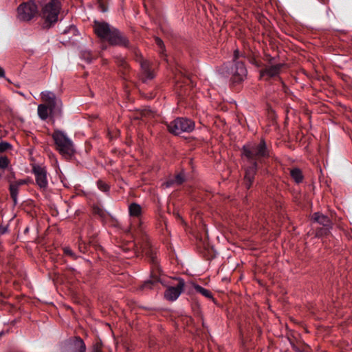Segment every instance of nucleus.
<instances>
[{"instance_id":"19","label":"nucleus","mask_w":352,"mask_h":352,"mask_svg":"<svg viewBox=\"0 0 352 352\" xmlns=\"http://www.w3.org/2000/svg\"><path fill=\"white\" fill-rule=\"evenodd\" d=\"M129 214L132 217H139L142 212L141 206L137 204H131L129 207Z\"/></svg>"},{"instance_id":"11","label":"nucleus","mask_w":352,"mask_h":352,"mask_svg":"<svg viewBox=\"0 0 352 352\" xmlns=\"http://www.w3.org/2000/svg\"><path fill=\"white\" fill-rule=\"evenodd\" d=\"M41 100L50 107L51 111H55L56 107L61 104V101L55 94L50 91H44L41 93Z\"/></svg>"},{"instance_id":"16","label":"nucleus","mask_w":352,"mask_h":352,"mask_svg":"<svg viewBox=\"0 0 352 352\" xmlns=\"http://www.w3.org/2000/svg\"><path fill=\"white\" fill-rule=\"evenodd\" d=\"M54 111H51L50 107H48L46 104H40L37 107L38 116L42 120H47L49 116Z\"/></svg>"},{"instance_id":"32","label":"nucleus","mask_w":352,"mask_h":352,"mask_svg":"<svg viewBox=\"0 0 352 352\" xmlns=\"http://www.w3.org/2000/svg\"><path fill=\"white\" fill-rule=\"evenodd\" d=\"M7 232V228L0 225V235L5 234Z\"/></svg>"},{"instance_id":"33","label":"nucleus","mask_w":352,"mask_h":352,"mask_svg":"<svg viewBox=\"0 0 352 352\" xmlns=\"http://www.w3.org/2000/svg\"><path fill=\"white\" fill-rule=\"evenodd\" d=\"M239 57V50H235L234 52V60H236Z\"/></svg>"},{"instance_id":"15","label":"nucleus","mask_w":352,"mask_h":352,"mask_svg":"<svg viewBox=\"0 0 352 352\" xmlns=\"http://www.w3.org/2000/svg\"><path fill=\"white\" fill-rule=\"evenodd\" d=\"M140 67L143 75V80H151L154 78L155 75L153 72L150 67L149 63L146 60H142L140 61Z\"/></svg>"},{"instance_id":"7","label":"nucleus","mask_w":352,"mask_h":352,"mask_svg":"<svg viewBox=\"0 0 352 352\" xmlns=\"http://www.w3.org/2000/svg\"><path fill=\"white\" fill-rule=\"evenodd\" d=\"M17 11L18 17L20 20L28 21L36 14L38 8L34 1H29L21 4Z\"/></svg>"},{"instance_id":"31","label":"nucleus","mask_w":352,"mask_h":352,"mask_svg":"<svg viewBox=\"0 0 352 352\" xmlns=\"http://www.w3.org/2000/svg\"><path fill=\"white\" fill-rule=\"evenodd\" d=\"M155 43L162 50L164 48L163 41L160 38H155Z\"/></svg>"},{"instance_id":"5","label":"nucleus","mask_w":352,"mask_h":352,"mask_svg":"<svg viewBox=\"0 0 352 352\" xmlns=\"http://www.w3.org/2000/svg\"><path fill=\"white\" fill-rule=\"evenodd\" d=\"M170 133L179 135L182 133H190L195 129V122L188 118H177L170 122L168 125Z\"/></svg>"},{"instance_id":"6","label":"nucleus","mask_w":352,"mask_h":352,"mask_svg":"<svg viewBox=\"0 0 352 352\" xmlns=\"http://www.w3.org/2000/svg\"><path fill=\"white\" fill-rule=\"evenodd\" d=\"M60 10V3L58 0H51L43 9L42 14L46 21L53 23L57 21Z\"/></svg>"},{"instance_id":"2","label":"nucleus","mask_w":352,"mask_h":352,"mask_svg":"<svg viewBox=\"0 0 352 352\" xmlns=\"http://www.w3.org/2000/svg\"><path fill=\"white\" fill-rule=\"evenodd\" d=\"M94 29L98 37L108 41L111 45L124 47L129 45L128 39L118 30L111 28L107 23L96 21Z\"/></svg>"},{"instance_id":"22","label":"nucleus","mask_w":352,"mask_h":352,"mask_svg":"<svg viewBox=\"0 0 352 352\" xmlns=\"http://www.w3.org/2000/svg\"><path fill=\"white\" fill-rule=\"evenodd\" d=\"M98 188L102 192H107L109 190V186L102 180H98L97 182Z\"/></svg>"},{"instance_id":"24","label":"nucleus","mask_w":352,"mask_h":352,"mask_svg":"<svg viewBox=\"0 0 352 352\" xmlns=\"http://www.w3.org/2000/svg\"><path fill=\"white\" fill-rule=\"evenodd\" d=\"M11 147V145L6 142H3L0 143V153L4 152L7 151L8 148Z\"/></svg>"},{"instance_id":"34","label":"nucleus","mask_w":352,"mask_h":352,"mask_svg":"<svg viewBox=\"0 0 352 352\" xmlns=\"http://www.w3.org/2000/svg\"><path fill=\"white\" fill-rule=\"evenodd\" d=\"M4 74H5L4 70L3 69L2 67H0V77L4 76Z\"/></svg>"},{"instance_id":"27","label":"nucleus","mask_w":352,"mask_h":352,"mask_svg":"<svg viewBox=\"0 0 352 352\" xmlns=\"http://www.w3.org/2000/svg\"><path fill=\"white\" fill-rule=\"evenodd\" d=\"M63 250H64V253L65 254H67L68 256H70L72 257L74 256V252H72V250L69 248H68V247L64 248Z\"/></svg>"},{"instance_id":"29","label":"nucleus","mask_w":352,"mask_h":352,"mask_svg":"<svg viewBox=\"0 0 352 352\" xmlns=\"http://www.w3.org/2000/svg\"><path fill=\"white\" fill-rule=\"evenodd\" d=\"M76 28L74 26H70L68 30H65L63 32V34H66L68 32H71L74 34L76 32Z\"/></svg>"},{"instance_id":"12","label":"nucleus","mask_w":352,"mask_h":352,"mask_svg":"<svg viewBox=\"0 0 352 352\" xmlns=\"http://www.w3.org/2000/svg\"><path fill=\"white\" fill-rule=\"evenodd\" d=\"M234 80L241 82L247 75V69L242 62H236L232 70Z\"/></svg>"},{"instance_id":"10","label":"nucleus","mask_w":352,"mask_h":352,"mask_svg":"<svg viewBox=\"0 0 352 352\" xmlns=\"http://www.w3.org/2000/svg\"><path fill=\"white\" fill-rule=\"evenodd\" d=\"M184 280L182 278H179L178 283L176 287H168L166 289L164 293L166 299L170 301L177 300L184 290Z\"/></svg>"},{"instance_id":"30","label":"nucleus","mask_w":352,"mask_h":352,"mask_svg":"<svg viewBox=\"0 0 352 352\" xmlns=\"http://www.w3.org/2000/svg\"><path fill=\"white\" fill-rule=\"evenodd\" d=\"M94 212L95 214H98L100 217H103L104 215V212L102 211V210L100 209L99 208H94Z\"/></svg>"},{"instance_id":"1","label":"nucleus","mask_w":352,"mask_h":352,"mask_svg":"<svg viewBox=\"0 0 352 352\" xmlns=\"http://www.w3.org/2000/svg\"><path fill=\"white\" fill-rule=\"evenodd\" d=\"M243 155L251 163L249 167L245 170V185L247 188H250L254 182V175L257 170V162H261L263 159L268 157L269 151L266 143L261 140L258 144H248L243 147Z\"/></svg>"},{"instance_id":"9","label":"nucleus","mask_w":352,"mask_h":352,"mask_svg":"<svg viewBox=\"0 0 352 352\" xmlns=\"http://www.w3.org/2000/svg\"><path fill=\"white\" fill-rule=\"evenodd\" d=\"M32 173L35 177L36 184L38 186L40 190H47L48 187V179L45 167L34 165L32 167Z\"/></svg>"},{"instance_id":"18","label":"nucleus","mask_w":352,"mask_h":352,"mask_svg":"<svg viewBox=\"0 0 352 352\" xmlns=\"http://www.w3.org/2000/svg\"><path fill=\"white\" fill-rule=\"evenodd\" d=\"M292 178L298 184L302 182L303 175L300 169L298 168H293L290 170Z\"/></svg>"},{"instance_id":"3","label":"nucleus","mask_w":352,"mask_h":352,"mask_svg":"<svg viewBox=\"0 0 352 352\" xmlns=\"http://www.w3.org/2000/svg\"><path fill=\"white\" fill-rule=\"evenodd\" d=\"M52 137L60 154L63 156H71L74 153V143L64 131L56 129Z\"/></svg>"},{"instance_id":"17","label":"nucleus","mask_w":352,"mask_h":352,"mask_svg":"<svg viewBox=\"0 0 352 352\" xmlns=\"http://www.w3.org/2000/svg\"><path fill=\"white\" fill-rule=\"evenodd\" d=\"M184 181V175L183 173H179L173 179H169L167 182H166L164 185L166 188H169L173 185H180Z\"/></svg>"},{"instance_id":"35","label":"nucleus","mask_w":352,"mask_h":352,"mask_svg":"<svg viewBox=\"0 0 352 352\" xmlns=\"http://www.w3.org/2000/svg\"><path fill=\"white\" fill-rule=\"evenodd\" d=\"M300 352V351H299Z\"/></svg>"},{"instance_id":"25","label":"nucleus","mask_w":352,"mask_h":352,"mask_svg":"<svg viewBox=\"0 0 352 352\" xmlns=\"http://www.w3.org/2000/svg\"><path fill=\"white\" fill-rule=\"evenodd\" d=\"M29 180L28 179H19L15 182H11L13 184H16L18 187H20L22 185L28 184Z\"/></svg>"},{"instance_id":"20","label":"nucleus","mask_w":352,"mask_h":352,"mask_svg":"<svg viewBox=\"0 0 352 352\" xmlns=\"http://www.w3.org/2000/svg\"><path fill=\"white\" fill-rule=\"evenodd\" d=\"M195 289L202 294L204 296L208 298H212V295L210 291H209L207 289L204 288L203 287L199 285H194Z\"/></svg>"},{"instance_id":"28","label":"nucleus","mask_w":352,"mask_h":352,"mask_svg":"<svg viewBox=\"0 0 352 352\" xmlns=\"http://www.w3.org/2000/svg\"><path fill=\"white\" fill-rule=\"evenodd\" d=\"M98 3H99V8H100V10L101 12H104L107 10V6L104 5V3L103 2H102L101 0H98Z\"/></svg>"},{"instance_id":"26","label":"nucleus","mask_w":352,"mask_h":352,"mask_svg":"<svg viewBox=\"0 0 352 352\" xmlns=\"http://www.w3.org/2000/svg\"><path fill=\"white\" fill-rule=\"evenodd\" d=\"M92 352H102V345L100 343L97 342L94 345Z\"/></svg>"},{"instance_id":"21","label":"nucleus","mask_w":352,"mask_h":352,"mask_svg":"<svg viewBox=\"0 0 352 352\" xmlns=\"http://www.w3.org/2000/svg\"><path fill=\"white\" fill-rule=\"evenodd\" d=\"M19 188V187H18L16 184H13L10 183V196H11L12 199H13L15 204H16V201H17Z\"/></svg>"},{"instance_id":"8","label":"nucleus","mask_w":352,"mask_h":352,"mask_svg":"<svg viewBox=\"0 0 352 352\" xmlns=\"http://www.w3.org/2000/svg\"><path fill=\"white\" fill-rule=\"evenodd\" d=\"M312 219L322 226V228L317 229V236H326L329 233L331 228V221L328 217L320 212H315L312 216Z\"/></svg>"},{"instance_id":"23","label":"nucleus","mask_w":352,"mask_h":352,"mask_svg":"<svg viewBox=\"0 0 352 352\" xmlns=\"http://www.w3.org/2000/svg\"><path fill=\"white\" fill-rule=\"evenodd\" d=\"M10 164L8 158L6 156L0 157V168H6Z\"/></svg>"},{"instance_id":"4","label":"nucleus","mask_w":352,"mask_h":352,"mask_svg":"<svg viewBox=\"0 0 352 352\" xmlns=\"http://www.w3.org/2000/svg\"><path fill=\"white\" fill-rule=\"evenodd\" d=\"M149 243L148 241L141 245L142 252L146 254H151V262L153 265L152 269L151 278L149 280L145 281L142 285V289H154L159 282H161L160 278V271L158 269L157 261H156V256L153 254L151 250L149 248Z\"/></svg>"},{"instance_id":"14","label":"nucleus","mask_w":352,"mask_h":352,"mask_svg":"<svg viewBox=\"0 0 352 352\" xmlns=\"http://www.w3.org/2000/svg\"><path fill=\"white\" fill-rule=\"evenodd\" d=\"M284 66L283 64H276L265 67L263 70L261 71V76L265 77V76L271 78L277 76Z\"/></svg>"},{"instance_id":"13","label":"nucleus","mask_w":352,"mask_h":352,"mask_svg":"<svg viewBox=\"0 0 352 352\" xmlns=\"http://www.w3.org/2000/svg\"><path fill=\"white\" fill-rule=\"evenodd\" d=\"M86 346L84 341L79 337H76L69 342V352H85Z\"/></svg>"}]
</instances>
